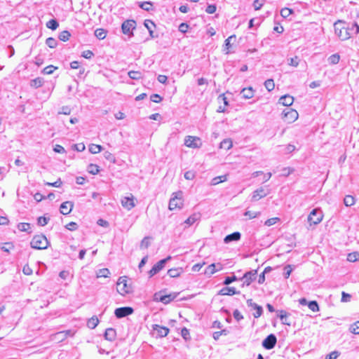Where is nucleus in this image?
Listing matches in <instances>:
<instances>
[{"instance_id":"nucleus-14","label":"nucleus","mask_w":359,"mask_h":359,"mask_svg":"<svg viewBox=\"0 0 359 359\" xmlns=\"http://www.w3.org/2000/svg\"><path fill=\"white\" fill-rule=\"evenodd\" d=\"M74 207V204L71 201L62 203L60 207V211L62 215H67L69 214Z\"/></svg>"},{"instance_id":"nucleus-18","label":"nucleus","mask_w":359,"mask_h":359,"mask_svg":"<svg viewBox=\"0 0 359 359\" xmlns=\"http://www.w3.org/2000/svg\"><path fill=\"white\" fill-rule=\"evenodd\" d=\"M104 337L106 340L109 341H114L116 337V330L111 327L106 329Z\"/></svg>"},{"instance_id":"nucleus-34","label":"nucleus","mask_w":359,"mask_h":359,"mask_svg":"<svg viewBox=\"0 0 359 359\" xmlns=\"http://www.w3.org/2000/svg\"><path fill=\"white\" fill-rule=\"evenodd\" d=\"M46 27L52 30H55L59 27V23L55 19H51L47 22Z\"/></svg>"},{"instance_id":"nucleus-63","label":"nucleus","mask_w":359,"mask_h":359,"mask_svg":"<svg viewBox=\"0 0 359 359\" xmlns=\"http://www.w3.org/2000/svg\"><path fill=\"white\" fill-rule=\"evenodd\" d=\"M217 7L215 4L208 5L205 9L206 13L212 14L216 11Z\"/></svg>"},{"instance_id":"nucleus-35","label":"nucleus","mask_w":359,"mask_h":359,"mask_svg":"<svg viewBox=\"0 0 359 359\" xmlns=\"http://www.w3.org/2000/svg\"><path fill=\"white\" fill-rule=\"evenodd\" d=\"M87 170L89 173L92 175H96L99 172V166L96 164L90 163L88 165Z\"/></svg>"},{"instance_id":"nucleus-19","label":"nucleus","mask_w":359,"mask_h":359,"mask_svg":"<svg viewBox=\"0 0 359 359\" xmlns=\"http://www.w3.org/2000/svg\"><path fill=\"white\" fill-rule=\"evenodd\" d=\"M144 25L148 29L149 36L152 39L158 37V35H154V34L153 28H154L156 27V25L154 24V22L152 20H145L144 22Z\"/></svg>"},{"instance_id":"nucleus-49","label":"nucleus","mask_w":359,"mask_h":359,"mask_svg":"<svg viewBox=\"0 0 359 359\" xmlns=\"http://www.w3.org/2000/svg\"><path fill=\"white\" fill-rule=\"evenodd\" d=\"M175 298V297H172L171 294H169V295H161L160 297H159V300L160 302H163V304H168L170 303L173 299Z\"/></svg>"},{"instance_id":"nucleus-38","label":"nucleus","mask_w":359,"mask_h":359,"mask_svg":"<svg viewBox=\"0 0 359 359\" xmlns=\"http://www.w3.org/2000/svg\"><path fill=\"white\" fill-rule=\"evenodd\" d=\"M18 228L20 231L29 232L31 226L29 223L21 222L18 224Z\"/></svg>"},{"instance_id":"nucleus-22","label":"nucleus","mask_w":359,"mask_h":359,"mask_svg":"<svg viewBox=\"0 0 359 359\" xmlns=\"http://www.w3.org/2000/svg\"><path fill=\"white\" fill-rule=\"evenodd\" d=\"M154 330L156 331L160 337H163L168 335L169 329L165 327H161L158 325H154Z\"/></svg>"},{"instance_id":"nucleus-25","label":"nucleus","mask_w":359,"mask_h":359,"mask_svg":"<svg viewBox=\"0 0 359 359\" xmlns=\"http://www.w3.org/2000/svg\"><path fill=\"white\" fill-rule=\"evenodd\" d=\"M122 205L128 210L132 209L135 206L133 199L129 197H125L121 201Z\"/></svg>"},{"instance_id":"nucleus-2","label":"nucleus","mask_w":359,"mask_h":359,"mask_svg":"<svg viewBox=\"0 0 359 359\" xmlns=\"http://www.w3.org/2000/svg\"><path fill=\"white\" fill-rule=\"evenodd\" d=\"M48 245L49 242L46 237L42 234L34 236L30 242L31 247L37 250L46 249Z\"/></svg>"},{"instance_id":"nucleus-17","label":"nucleus","mask_w":359,"mask_h":359,"mask_svg":"<svg viewBox=\"0 0 359 359\" xmlns=\"http://www.w3.org/2000/svg\"><path fill=\"white\" fill-rule=\"evenodd\" d=\"M222 269V266L220 263H218L217 264H210L207 269H205V273L208 275H212L214 274L216 271H219L220 270Z\"/></svg>"},{"instance_id":"nucleus-23","label":"nucleus","mask_w":359,"mask_h":359,"mask_svg":"<svg viewBox=\"0 0 359 359\" xmlns=\"http://www.w3.org/2000/svg\"><path fill=\"white\" fill-rule=\"evenodd\" d=\"M241 94L244 99H250L253 97L255 94V90L252 87L244 88L241 91Z\"/></svg>"},{"instance_id":"nucleus-40","label":"nucleus","mask_w":359,"mask_h":359,"mask_svg":"<svg viewBox=\"0 0 359 359\" xmlns=\"http://www.w3.org/2000/svg\"><path fill=\"white\" fill-rule=\"evenodd\" d=\"M344 203L347 207L351 206L355 203V198L351 195H347L344 199Z\"/></svg>"},{"instance_id":"nucleus-39","label":"nucleus","mask_w":359,"mask_h":359,"mask_svg":"<svg viewBox=\"0 0 359 359\" xmlns=\"http://www.w3.org/2000/svg\"><path fill=\"white\" fill-rule=\"evenodd\" d=\"M226 180V175H221L214 177L211 181V185H217L220 182H225Z\"/></svg>"},{"instance_id":"nucleus-13","label":"nucleus","mask_w":359,"mask_h":359,"mask_svg":"<svg viewBox=\"0 0 359 359\" xmlns=\"http://www.w3.org/2000/svg\"><path fill=\"white\" fill-rule=\"evenodd\" d=\"M247 305L249 307H251L252 309L255 310V313H253V316L255 318H259L263 313V309L261 306L253 302L252 299H249L247 300Z\"/></svg>"},{"instance_id":"nucleus-57","label":"nucleus","mask_w":359,"mask_h":359,"mask_svg":"<svg viewBox=\"0 0 359 359\" xmlns=\"http://www.w3.org/2000/svg\"><path fill=\"white\" fill-rule=\"evenodd\" d=\"M228 334V331L226 330H222L221 331L215 332L213 333V338L215 340H218L222 335H226Z\"/></svg>"},{"instance_id":"nucleus-9","label":"nucleus","mask_w":359,"mask_h":359,"mask_svg":"<svg viewBox=\"0 0 359 359\" xmlns=\"http://www.w3.org/2000/svg\"><path fill=\"white\" fill-rule=\"evenodd\" d=\"M323 219L321 212L317 209H313L308 217V221L311 224H318Z\"/></svg>"},{"instance_id":"nucleus-1","label":"nucleus","mask_w":359,"mask_h":359,"mask_svg":"<svg viewBox=\"0 0 359 359\" xmlns=\"http://www.w3.org/2000/svg\"><path fill=\"white\" fill-rule=\"evenodd\" d=\"M344 21L339 20L334 25L336 35L342 41L348 39L351 36L349 27H344Z\"/></svg>"},{"instance_id":"nucleus-21","label":"nucleus","mask_w":359,"mask_h":359,"mask_svg":"<svg viewBox=\"0 0 359 359\" xmlns=\"http://www.w3.org/2000/svg\"><path fill=\"white\" fill-rule=\"evenodd\" d=\"M241 234L240 232L236 231L231 234L227 235L224 239V241L225 243H229L231 241H238L241 239Z\"/></svg>"},{"instance_id":"nucleus-55","label":"nucleus","mask_w":359,"mask_h":359,"mask_svg":"<svg viewBox=\"0 0 359 359\" xmlns=\"http://www.w3.org/2000/svg\"><path fill=\"white\" fill-rule=\"evenodd\" d=\"M14 248V245L12 243L8 242L5 243L4 245L1 247V250L4 252H9L11 250Z\"/></svg>"},{"instance_id":"nucleus-51","label":"nucleus","mask_w":359,"mask_h":359,"mask_svg":"<svg viewBox=\"0 0 359 359\" xmlns=\"http://www.w3.org/2000/svg\"><path fill=\"white\" fill-rule=\"evenodd\" d=\"M67 338L65 334L62 331L58 332L53 335V339L58 341H62Z\"/></svg>"},{"instance_id":"nucleus-11","label":"nucleus","mask_w":359,"mask_h":359,"mask_svg":"<svg viewBox=\"0 0 359 359\" xmlns=\"http://www.w3.org/2000/svg\"><path fill=\"white\" fill-rule=\"evenodd\" d=\"M283 117L288 123H292L298 118V113L292 109H286L283 111Z\"/></svg>"},{"instance_id":"nucleus-61","label":"nucleus","mask_w":359,"mask_h":359,"mask_svg":"<svg viewBox=\"0 0 359 359\" xmlns=\"http://www.w3.org/2000/svg\"><path fill=\"white\" fill-rule=\"evenodd\" d=\"M279 220V218L278 217H273V218H270V219H268L264 224L267 226H271L273 224H275Z\"/></svg>"},{"instance_id":"nucleus-26","label":"nucleus","mask_w":359,"mask_h":359,"mask_svg":"<svg viewBox=\"0 0 359 359\" xmlns=\"http://www.w3.org/2000/svg\"><path fill=\"white\" fill-rule=\"evenodd\" d=\"M278 317L280 318L282 323L289 326L291 325V323L287 320V316L289 314L284 310H280L278 311Z\"/></svg>"},{"instance_id":"nucleus-10","label":"nucleus","mask_w":359,"mask_h":359,"mask_svg":"<svg viewBox=\"0 0 359 359\" xmlns=\"http://www.w3.org/2000/svg\"><path fill=\"white\" fill-rule=\"evenodd\" d=\"M277 342V339L275 334H270L262 341V346L267 350H271L274 348Z\"/></svg>"},{"instance_id":"nucleus-8","label":"nucleus","mask_w":359,"mask_h":359,"mask_svg":"<svg viewBox=\"0 0 359 359\" xmlns=\"http://www.w3.org/2000/svg\"><path fill=\"white\" fill-rule=\"evenodd\" d=\"M184 144L190 148H200L202 143L198 137L188 135L185 137Z\"/></svg>"},{"instance_id":"nucleus-43","label":"nucleus","mask_w":359,"mask_h":359,"mask_svg":"<svg viewBox=\"0 0 359 359\" xmlns=\"http://www.w3.org/2000/svg\"><path fill=\"white\" fill-rule=\"evenodd\" d=\"M46 44L50 48H54L57 45V41L53 37H49L46 40Z\"/></svg>"},{"instance_id":"nucleus-60","label":"nucleus","mask_w":359,"mask_h":359,"mask_svg":"<svg viewBox=\"0 0 359 359\" xmlns=\"http://www.w3.org/2000/svg\"><path fill=\"white\" fill-rule=\"evenodd\" d=\"M181 335L185 340L190 339L189 330L186 327L182 329Z\"/></svg>"},{"instance_id":"nucleus-12","label":"nucleus","mask_w":359,"mask_h":359,"mask_svg":"<svg viewBox=\"0 0 359 359\" xmlns=\"http://www.w3.org/2000/svg\"><path fill=\"white\" fill-rule=\"evenodd\" d=\"M133 313V309L129 306L120 307L116 309L114 314L116 318H121L126 317Z\"/></svg>"},{"instance_id":"nucleus-48","label":"nucleus","mask_w":359,"mask_h":359,"mask_svg":"<svg viewBox=\"0 0 359 359\" xmlns=\"http://www.w3.org/2000/svg\"><path fill=\"white\" fill-rule=\"evenodd\" d=\"M308 307L313 312L319 311V306L316 301H311L308 303Z\"/></svg>"},{"instance_id":"nucleus-3","label":"nucleus","mask_w":359,"mask_h":359,"mask_svg":"<svg viewBox=\"0 0 359 359\" xmlns=\"http://www.w3.org/2000/svg\"><path fill=\"white\" fill-rule=\"evenodd\" d=\"M183 192L179 191L172 194L169 202V209L173 210L175 208H182L183 206Z\"/></svg>"},{"instance_id":"nucleus-41","label":"nucleus","mask_w":359,"mask_h":359,"mask_svg":"<svg viewBox=\"0 0 359 359\" xmlns=\"http://www.w3.org/2000/svg\"><path fill=\"white\" fill-rule=\"evenodd\" d=\"M349 331L353 334H359V320L350 325Z\"/></svg>"},{"instance_id":"nucleus-6","label":"nucleus","mask_w":359,"mask_h":359,"mask_svg":"<svg viewBox=\"0 0 359 359\" xmlns=\"http://www.w3.org/2000/svg\"><path fill=\"white\" fill-rule=\"evenodd\" d=\"M171 259V256H168L166 258L160 260L156 264H154L153 267L151 269V270L149 271V277L154 276L161 270H162L165 267L166 263Z\"/></svg>"},{"instance_id":"nucleus-42","label":"nucleus","mask_w":359,"mask_h":359,"mask_svg":"<svg viewBox=\"0 0 359 359\" xmlns=\"http://www.w3.org/2000/svg\"><path fill=\"white\" fill-rule=\"evenodd\" d=\"M339 60H340V56L337 53L330 55L328 58V61H329L330 64H331V65L338 64L339 62Z\"/></svg>"},{"instance_id":"nucleus-36","label":"nucleus","mask_w":359,"mask_h":359,"mask_svg":"<svg viewBox=\"0 0 359 359\" xmlns=\"http://www.w3.org/2000/svg\"><path fill=\"white\" fill-rule=\"evenodd\" d=\"M232 146H233L232 142L231 140H229V139L224 140L220 143V148L224 149L226 150L230 149L232 147Z\"/></svg>"},{"instance_id":"nucleus-5","label":"nucleus","mask_w":359,"mask_h":359,"mask_svg":"<svg viewBox=\"0 0 359 359\" xmlns=\"http://www.w3.org/2000/svg\"><path fill=\"white\" fill-rule=\"evenodd\" d=\"M137 26L136 21L134 20H126L121 25L122 32L128 36L129 37L133 36V31L135 29Z\"/></svg>"},{"instance_id":"nucleus-47","label":"nucleus","mask_w":359,"mask_h":359,"mask_svg":"<svg viewBox=\"0 0 359 359\" xmlns=\"http://www.w3.org/2000/svg\"><path fill=\"white\" fill-rule=\"evenodd\" d=\"M95 35L99 39H104L106 37V32L103 29H97Z\"/></svg>"},{"instance_id":"nucleus-4","label":"nucleus","mask_w":359,"mask_h":359,"mask_svg":"<svg viewBox=\"0 0 359 359\" xmlns=\"http://www.w3.org/2000/svg\"><path fill=\"white\" fill-rule=\"evenodd\" d=\"M126 276H121L118 278L117 282V292L122 296L132 292V287L130 285L128 284Z\"/></svg>"},{"instance_id":"nucleus-45","label":"nucleus","mask_w":359,"mask_h":359,"mask_svg":"<svg viewBox=\"0 0 359 359\" xmlns=\"http://www.w3.org/2000/svg\"><path fill=\"white\" fill-rule=\"evenodd\" d=\"M103 155L106 160L113 163H116V158L111 152L106 151L104 152Z\"/></svg>"},{"instance_id":"nucleus-31","label":"nucleus","mask_w":359,"mask_h":359,"mask_svg":"<svg viewBox=\"0 0 359 359\" xmlns=\"http://www.w3.org/2000/svg\"><path fill=\"white\" fill-rule=\"evenodd\" d=\"M43 79L40 77L32 79L30 82L31 86L34 87L36 88L41 87L43 85Z\"/></svg>"},{"instance_id":"nucleus-24","label":"nucleus","mask_w":359,"mask_h":359,"mask_svg":"<svg viewBox=\"0 0 359 359\" xmlns=\"http://www.w3.org/2000/svg\"><path fill=\"white\" fill-rule=\"evenodd\" d=\"M184 271L182 267L170 269L168 271V275L171 278L179 277Z\"/></svg>"},{"instance_id":"nucleus-58","label":"nucleus","mask_w":359,"mask_h":359,"mask_svg":"<svg viewBox=\"0 0 359 359\" xmlns=\"http://www.w3.org/2000/svg\"><path fill=\"white\" fill-rule=\"evenodd\" d=\"M150 237L146 236L144 237L140 243V248H147L150 245Z\"/></svg>"},{"instance_id":"nucleus-30","label":"nucleus","mask_w":359,"mask_h":359,"mask_svg":"<svg viewBox=\"0 0 359 359\" xmlns=\"http://www.w3.org/2000/svg\"><path fill=\"white\" fill-rule=\"evenodd\" d=\"M128 76L133 80H138L142 77V74L139 71H130L128 73Z\"/></svg>"},{"instance_id":"nucleus-28","label":"nucleus","mask_w":359,"mask_h":359,"mask_svg":"<svg viewBox=\"0 0 359 359\" xmlns=\"http://www.w3.org/2000/svg\"><path fill=\"white\" fill-rule=\"evenodd\" d=\"M139 6L146 11H150L153 10V4L151 1L140 2Z\"/></svg>"},{"instance_id":"nucleus-33","label":"nucleus","mask_w":359,"mask_h":359,"mask_svg":"<svg viewBox=\"0 0 359 359\" xmlns=\"http://www.w3.org/2000/svg\"><path fill=\"white\" fill-rule=\"evenodd\" d=\"M102 150V146L92 144L89 146V151L93 154H98Z\"/></svg>"},{"instance_id":"nucleus-62","label":"nucleus","mask_w":359,"mask_h":359,"mask_svg":"<svg viewBox=\"0 0 359 359\" xmlns=\"http://www.w3.org/2000/svg\"><path fill=\"white\" fill-rule=\"evenodd\" d=\"M233 318L237 321H240L241 320L243 319V316L241 314V313L238 309H236L233 311Z\"/></svg>"},{"instance_id":"nucleus-44","label":"nucleus","mask_w":359,"mask_h":359,"mask_svg":"<svg viewBox=\"0 0 359 359\" xmlns=\"http://www.w3.org/2000/svg\"><path fill=\"white\" fill-rule=\"evenodd\" d=\"M264 86L265 88H266V90L268 91H271L274 89L275 88V83H274V81L273 79H267L265 82H264Z\"/></svg>"},{"instance_id":"nucleus-46","label":"nucleus","mask_w":359,"mask_h":359,"mask_svg":"<svg viewBox=\"0 0 359 359\" xmlns=\"http://www.w3.org/2000/svg\"><path fill=\"white\" fill-rule=\"evenodd\" d=\"M261 215V212H252L247 210L244 212V215L248 217L249 219H254L258 217Z\"/></svg>"},{"instance_id":"nucleus-37","label":"nucleus","mask_w":359,"mask_h":359,"mask_svg":"<svg viewBox=\"0 0 359 359\" xmlns=\"http://www.w3.org/2000/svg\"><path fill=\"white\" fill-rule=\"evenodd\" d=\"M71 36V34L67 30H64L59 34V39L62 41H67L69 39V37Z\"/></svg>"},{"instance_id":"nucleus-56","label":"nucleus","mask_w":359,"mask_h":359,"mask_svg":"<svg viewBox=\"0 0 359 359\" xmlns=\"http://www.w3.org/2000/svg\"><path fill=\"white\" fill-rule=\"evenodd\" d=\"M237 280H238V278L236 276H227L225 278L223 283L225 285H229V284Z\"/></svg>"},{"instance_id":"nucleus-32","label":"nucleus","mask_w":359,"mask_h":359,"mask_svg":"<svg viewBox=\"0 0 359 359\" xmlns=\"http://www.w3.org/2000/svg\"><path fill=\"white\" fill-rule=\"evenodd\" d=\"M300 62V59L298 56L290 57L287 59V64L290 66L297 67Z\"/></svg>"},{"instance_id":"nucleus-20","label":"nucleus","mask_w":359,"mask_h":359,"mask_svg":"<svg viewBox=\"0 0 359 359\" xmlns=\"http://www.w3.org/2000/svg\"><path fill=\"white\" fill-rule=\"evenodd\" d=\"M294 97L290 95H285L279 99V103L284 106L290 107L293 104Z\"/></svg>"},{"instance_id":"nucleus-27","label":"nucleus","mask_w":359,"mask_h":359,"mask_svg":"<svg viewBox=\"0 0 359 359\" xmlns=\"http://www.w3.org/2000/svg\"><path fill=\"white\" fill-rule=\"evenodd\" d=\"M199 219L200 215L198 213H194L184 221V223L189 226L194 224Z\"/></svg>"},{"instance_id":"nucleus-15","label":"nucleus","mask_w":359,"mask_h":359,"mask_svg":"<svg viewBox=\"0 0 359 359\" xmlns=\"http://www.w3.org/2000/svg\"><path fill=\"white\" fill-rule=\"evenodd\" d=\"M268 194V192L265 191L263 187H260L253 191L252 196V201H257L259 199L265 197Z\"/></svg>"},{"instance_id":"nucleus-54","label":"nucleus","mask_w":359,"mask_h":359,"mask_svg":"<svg viewBox=\"0 0 359 359\" xmlns=\"http://www.w3.org/2000/svg\"><path fill=\"white\" fill-rule=\"evenodd\" d=\"M293 13V11L288 8H282L280 11V15L283 18H287Z\"/></svg>"},{"instance_id":"nucleus-64","label":"nucleus","mask_w":359,"mask_h":359,"mask_svg":"<svg viewBox=\"0 0 359 359\" xmlns=\"http://www.w3.org/2000/svg\"><path fill=\"white\" fill-rule=\"evenodd\" d=\"M151 101L158 103L162 100V97L158 94H153L150 96Z\"/></svg>"},{"instance_id":"nucleus-29","label":"nucleus","mask_w":359,"mask_h":359,"mask_svg":"<svg viewBox=\"0 0 359 359\" xmlns=\"http://www.w3.org/2000/svg\"><path fill=\"white\" fill-rule=\"evenodd\" d=\"M99 323V320L96 316H93L88 320L87 325L90 329H94Z\"/></svg>"},{"instance_id":"nucleus-50","label":"nucleus","mask_w":359,"mask_h":359,"mask_svg":"<svg viewBox=\"0 0 359 359\" xmlns=\"http://www.w3.org/2000/svg\"><path fill=\"white\" fill-rule=\"evenodd\" d=\"M110 274V272H109V270L108 269H100L97 273V276L98 278L100 277H104V278H107L109 276V275Z\"/></svg>"},{"instance_id":"nucleus-52","label":"nucleus","mask_w":359,"mask_h":359,"mask_svg":"<svg viewBox=\"0 0 359 359\" xmlns=\"http://www.w3.org/2000/svg\"><path fill=\"white\" fill-rule=\"evenodd\" d=\"M55 69H57L56 67L53 65H48L43 68V69L42 70V73L43 74H51Z\"/></svg>"},{"instance_id":"nucleus-59","label":"nucleus","mask_w":359,"mask_h":359,"mask_svg":"<svg viewBox=\"0 0 359 359\" xmlns=\"http://www.w3.org/2000/svg\"><path fill=\"white\" fill-rule=\"evenodd\" d=\"M48 220L49 218H47L46 217H39L37 219V224L39 226H43L48 224Z\"/></svg>"},{"instance_id":"nucleus-7","label":"nucleus","mask_w":359,"mask_h":359,"mask_svg":"<svg viewBox=\"0 0 359 359\" xmlns=\"http://www.w3.org/2000/svg\"><path fill=\"white\" fill-rule=\"evenodd\" d=\"M257 270H251L250 271L246 272L242 278L239 280H243V283L242 284V287L246 285L248 286L252 283L257 278Z\"/></svg>"},{"instance_id":"nucleus-53","label":"nucleus","mask_w":359,"mask_h":359,"mask_svg":"<svg viewBox=\"0 0 359 359\" xmlns=\"http://www.w3.org/2000/svg\"><path fill=\"white\" fill-rule=\"evenodd\" d=\"M292 267L291 265H286L284 267L283 276L285 278H288L292 271Z\"/></svg>"},{"instance_id":"nucleus-16","label":"nucleus","mask_w":359,"mask_h":359,"mask_svg":"<svg viewBox=\"0 0 359 359\" xmlns=\"http://www.w3.org/2000/svg\"><path fill=\"white\" fill-rule=\"evenodd\" d=\"M240 294V291H237L233 287H224L219 291L220 295H233Z\"/></svg>"}]
</instances>
